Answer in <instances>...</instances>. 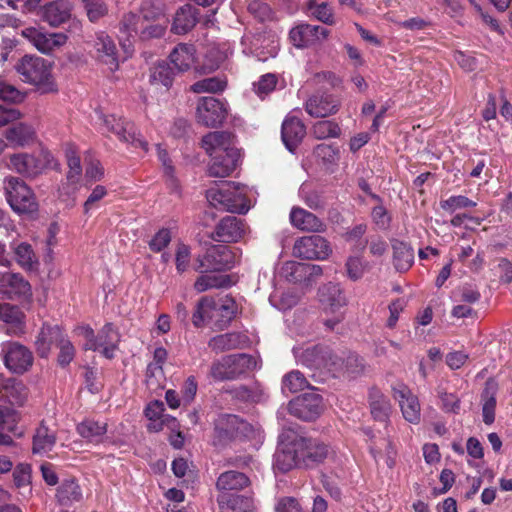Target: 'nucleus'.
Instances as JSON below:
<instances>
[{
	"instance_id": "1",
	"label": "nucleus",
	"mask_w": 512,
	"mask_h": 512,
	"mask_svg": "<svg viewBox=\"0 0 512 512\" xmlns=\"http://www.w3.org/2000/svg\"><path fill=\"white\" fill-rule=\"evenodd\" d=\"M202 147L212 158L208 167L211 177L224 178L237 167L240 151L234 146V137L226 131H214L202 138Z\"/></svg>"
},
{
	"instance_id": "2",
	"label": "nucleus",
	"mask_w": 512,
	"mask_h": 512,
	"mask_svg": "<svg viewBox=\"0 0 512 512\" xmlns=\"http://www.w3.org/2000/svg\"><path fill=\"white\" fill-rule=\"evenodd\" d=\"M235 300L228 295L223 297H202L192 316L195 327H202L205 322L212 324L216 330H224L237 313Z\"/></svg>"
},
{
	"instance_id": "3",
	"label": "nucleus",
	"mask_w": 512,
	"mask_h": 512,
	"mask_svg": "<svg viewBox=\"0 0 512 512\" xmlns=\"http://www.w3.org/2000/svg\"><path fill=\"white\" fill-rule=\"evenodd\" d=\"M22 80L36 86L42 93L57 91V86L52 75V65L46 59L25 55L15 66Z\"/></svg>"
},
{
	"instance_id": "4",
	"label": "nucleus",
	"mask_w": 512,
	"mask_h": 512,
	"mask_svg": "<svg viewBox=\"0 0 512 512\" xmlns=\"http://www.w3.org/2000/svg\"><path fill=\"white\" fill-rule=\"evenodd\" d=\"M76 331L86 341L83 346L85 350L99 351L107 359L114 358L120 342V334L112 323L105 324L97 335L88 325L79 326Z\"/></svg>"
},
{
	"instance_id": "5",
	"label": "nucleus",
	"mask_w": 512,
	"mask_h": 512,
	"mask_svg": "<svg viewBox=\"0 0 512 512\" xmlns=\"http://www.w3.org/2000/svg\"><path fill=\"white\" fill-rule=\"evenodd\" d=\"M279 439V447L274 455V468L281 472H288L295 467L303 466L304 437L288 431L283 432Z\"/></svg>"
},
{
	"instance_id": "6",
	"label": "nucleus",
	"mask_w": 512,
	"mask_h": 512,
	"mask_svg": "<svg viewBox=\"0 0 512 512\" xmlns=\"http://www.w3.org/2000/svg\"><path fill=\"white\" fill-rule=\"evenodd\" d=\"M206 197L210 205L218 210L246 213L249 209L245 195L232 182H225L219 187L210 188L207 190Z\"/></svg>"
},
{
	"instance_id": "7",
	"label": "nucleus",
	"mask_w": 512,
	"mask_h": 512,
	"mask_svg": "<svg viewBox=\"0 0 512 512\" xmlns=\"http://www.w3.org/2000/svg\"><path fill=\"white\" fill-rule=\"evenodd\" d=\"M57 169L59 164L47 150H41L37 155L18 153L10 156L8 168L27 177L34 178L46 168Z\"/></svg>"
},
{
	"instance_id": "8",
	"label": "nucleus",
	"mask_w": 512,
	"mask_h": 512,
	"mask_svg": "<svg viewBox=\"0 0 512 512\" xmlns=\"http://www.w3.org/2000/svg\"><path fill=\"white\" fill-rule=\"evenodd\" d=\"M4 190L7 201L12 210L18 214H32L37 211L36 202L32 190L16 177H9L4 182Z\"/></svg>"
},
{
	"instance_id": "9",
	"label": "nucleus",
	"mask_w": 512,
	"mask_h": 512,
	"mask_svg": "<svg viewBox=\"0 0 512 512\" xmlns=\"http://www.w3.org/2000/svg\"><path fill=\"white\" fill-rule=\"evenodd\" d=\"M254 360L247 354H233L214 361L210 376L216 381L234 380L248 371Z\"/></svg>"
},
{
	"instance_id": "10",
	"label": "nucleus",
	"mask_w": 512,
	"mask_h": 512,
	"mask_svg": "<svg viewBox=\"0 0 512 512\" xmlns=\"http://www.w3.org/2000/svg\"><path fill=\"white\" fill-rule=\"evenodd\" d=\"M100 119L103 130L115 134L120 141L130 143L135 148H141L144 152L148 151L147 141L137 133L133 123L114 114L101 115Z\"/></svg>"
},
{
	"instance_id": "11",
	"label": "nucleus",
	"mask_w": 512,
	"mask_h": 512,
	"mask_svg": "<svg viewBox=\"0 0 512 512\" xmlns=\"http://www.w3.org/2000/svg\"><path fill=\"white\" fill-rule=\"evenodd\" d=\"M250 425L236 415H220L215 421L213 444L225 446L232 440L246 436Z\"/></svg>"
},
{
	"instance_id": "12",
	"label": "nucleus",
	"mask_w": 512,
	"mask_h": 512,
	"mask_svg": "<svg viewBox=\"0 0 512 512\" xmlns=\"http://www.w3.org/2000/svg\"><path fill=\"white\" fill-rule=\"evenodd\" d=\"M196 261L195 270L200 273L222 271L232 267L233 255L227 246L213 245Z\"/></svg>"
},
{
	"instance_id": "13",
	"label": "nucleus",
	"mask_w": 512,
	"mask_h": 512,
	"mask_svg": "<svg viewBox=\"0 0 512 512\" xmlns=\"http://www.w3.org/2000/svg\"><path fill=\"white\" fill-rule=\"evenodd\" d=\"M288 411L301 420H315L323 411L322 396L315 391L300 395L289 402Z\"/></svg>"
},
{
	"instance_id": "14",
	"label": "nucleus",
	"mask_w": 512,
	"mask_h": 512,
	"mask_svg": "<svg viewBox=\"0 0 512 512\" xmlns=\"http://www.w3.org/2000/svg\"><path fill=\"white\" fill-rule=\"evenodd\" d=\"M319 300L326 313L335 314L332 319H326L325 325L333 329L343 319L340 309L346 305V300L337 284L329 283L319 290Z\"/></svg>"
},
{
	"instance_id": "15",
	"label": "nucleus",
	"mask_w": 512,
	"mask_h": 512,
	"mask_svg": "<svg viewBox=\"0 0 512 512\" xmlns=\"http://www.w3.org/2000/svg\"><path fill=\"white\" fill-rule=\"evenodd\" d=\"M227 105L214 97H202L197 103V119L207 127L220 125L227 116Z\"/></svg>"
},
{
	"instance_id": "16",
	"label": "nucleus",
	"mask_w": 512,
	"mask_h": 512,
	"mask_svg": "<svg viewBox=\"0 0 512 512\" xmlns=\"http://www.w3.org/2000/svg\"><path fill=\"white\" fill-rule=\"evenodd\" d=\"M330 252L329 243L320 235L301 237L293 247L294 255L302 259H325Z\"/></svg>"
},
{
	"instance_id": "17",
	"label": "nucleus",
	"mask_w": 512,
	"mask_h": 512,
	"mask_svg": "<svg viewBox=\"0 0 512 512\" xmlns=\"http://www.w3.org/2000/svg\"><path fill=\"white\" fill-rule=\"evenodd\" d=\"M3 351L5 366L15 374L27 372L33 364L32 352L24 345L17 342L7 343Z\"/></svg>"
},
{
	"instance_id": "18",
	"label": "nucleus",
	"mask_w": 512,
	"mask_h": 512,
	"mask_svg": "<svg viewBox=\"0 0 512 512\" xmlns=\"http://www.w3.org/2000/svg\"><path fill=\"white\" fill-rule=\"evenodd\" d=\"M21 34L38 51L44 54L51 53L67 42V36L64 33H45L35 27L23 29Z\"/></svg>"
},
{
	"instance_id": "19",
	"label": "nucleus",
	"mask_w": 512,
	"mask_h": 512,
	"mask_svg": "<svg viewBox=\"0 0 512 512\" xmlns=\"http://www.w3.org/2000/svg\"><path fill=\"white\" fill-rule=\"evenodd\" d=\"M329 34L330 31L322 26L305 23L292 28L289 38L295 47L304 48L322 43Z\"/></svg>"
},
{
	"instance_id": "20",
	"label": "nucleus",
	"mask_w": 512,
	"mask_h": 512,
	"mask_svg": "<svg viewBox=\"0 0 512 512\" xmlns=\"http://www.w3.org/2000/svg\"><path fill=\"white\" fill-rule=\"evenodd\" d=\"M393 397L398 401L404 419L411 424H418L421 419V407L418 397L411 389L404 384H398L393 387Z\"/></svg>"
},
{
	"instance_id": "21",
	"label": "nucleus",
	"mask_w": 512,
	"mask_h": 512,
	"mask_svg": "<svg viewBox=\"0 0 512 512\" xmlns=\"http://www.w3.org/2000/svg\"><path fill=\"white\" fill-rule=\"evenodd\" d=\"M341 106L339 98L326 92H316L305 102L306 112L316 118H324L338 112Z\"/></svg>"
},
{
	"instance_id": "22",
	"label": "nucleus",
	"mask_w": 512,
	"mask_h": 512,
	"mask_svg": "<svg viewBox=\"0 0 512 512\" xmlns=\"http://www.w3.org/2000/svg\"><path fill=\"white\" fill-rule=\"evenodd\" d=\"M93 56L97 61L106 65L110 71H115L119 67L116 44L105 32L96 34L93 42Z\"/></svg>"
},
{
	"instance_id": "23",
	"label": "nucleus",
	"mask_w": 512,
	"mask_h": 512,
	"mask_svg": "<svg viewBox=\"0 0 512 512\" xmlns=\"http://www.w3.org/2000/svg\"><path fill=\"white\" fill-rule=\"evenodd\" d=\"M245 222L236 216L224 217L216 226L213 239L218 242H237L246 233Z\"/></svg>"
},
{
	"instance_id": "24",
	"label": "nucleus",
	"mask_w": 512,
	"mask_h": 512,
	"mask_svg": "<svg viewBox=\"0 0 512 512\" xmlns=\"http://www.w3.org/2000/svg\"><path fill=\"white\" fill-rule=\"evenodd\" d=\"M0 293L9 298H26L31 296V286L20 274L6 272L0 274Z\"/></svg>"
},
{
	"instance_id": "25",
	"label": "nucleus",
	"mask_w": 512,
	"mask_h": 512,
	"mask_svg": "<svg viewBox=\"0 0 512 512\" xmlns=\"http://www.w3.org/2000/svg\"><path fill=\"white\" fill-rule=\"evenodd\" d=\"M306 134V127L296 116L289 114L282 124V140L289 151H294Z\"/></svg>"
},
{
	"instance_id": "26",
	"label": "nucleus",
	"mask_w": 512,
	"mask_h": 512,
	"mask_svg": "<svg viewBox=\"0 0 512 512\" xmlns=\"http://www.w3.org/2000/svg\"><path fill=\"white\" fill-rule=\"evenodd\" d=\"M28 396V389L22 381L6 378L0 374V399L12 405H22Z\"/></svg>"
},
{
	"instance_id": "27",
	"label": "nucleus",
	"mask_w": 512,
	"mask_h": 512,
	"mask_svg": "<svg viewBox=\"0 0 512 512\" xmlns=\"http://www.w3.org/2000/svg\"><path fill=\"white\" fill-rule=\"evenodd\" d=\"M72 5L69 0H56L43 7L42 17L52 27H58L71 17Z\"/></svg>"
},
{
	"instance_id": "28",
	"label": "nucleus",
	"mask_w": 512,
	"mask_h": 512,
	"mask_svg": "<svg viewBox=\"0 0 512 512\" xmlns=\"http://www.w3.org/2000/svg\"><path fill=\"white\" fill-rule=\"evenodd\" d=\"M196 50L193 45L180 43L170 53L169 60L176 73L188 71L195 63Z\"/></svg>"
},
{
	"instance_id": "29",
	"label": "nucleus",
	"mask_w": 512,
	"mask_h": 512,
	"mask_svg": "<svg viewBox=\"0 0 512 512\" xmlns=\"http://www.w3.org/2000/svg\"><path fill=\"white\" fill-rule=\"evenodd\" d=\"M290 222L294 227L303 231L322 232L325 227L316 215L300 207L292 208Z\"/></svg>"
},
{
	"instance_id": "30",
	"label": "nucleus",
	"mask_w": 512,
	"mask_h": 512,
	"mask_svg": "<svg viewBox=\"0 0 512 512\" xmlns=\"http://www.w3.org/2000/svg\"><path fill=\"white\" fill-rule=\"evenodd\" d=\"M198 21V9L190 4L180 7L174 16L171 31L175 34H186Z\"/></svg>"
},
{
	"instance_id": "31",
	"label": "nucleus",
	"mask_w": 512,
	"mask_h": 512,
	"mask_svg": "<svg viewBox=\"0 0 512 512\" xmlns=\"http://www.w3.org/2000/svg\"><path fill=\"white\" fill-rule=\"evenodd\" d=\"M369 406L374 420L384 423L389 421L392 406L390 400L379 389H370Z\"/></svg>"
},
{
	"instance_id": "32",
	"label": "nucleus",
	"mask_w": 512,
	"mask_h": 512,
	"mask_svg": "<svg viewBox=\"0 0 512 512\" xmlns=\"http://www.w3.org/2000/svg\"><path fill=\"white\" fill-rule=\"evenodd\" d=\"M303 445V466L309 467L323 462L329 455V447L319 440L305 438Z\"/></svg>"
},
{
	"instance_id": "33",
	"label": "nucleus",
	"mask_w": 512,
	"mask_h": 512,
	"mask_svg": "<svg viewBox=\"0 0 512 512\" xmlns=\"http://www.w3.org/2000/svg\"><path fill=\"white\" fill-rule=\"evenodd\" d=\"M217 502L221 512H251L254 508L251 498L226 492L218 496Z\"/></svg>"
},
{
	"instance_id": "34",
	"label": "nucleus",
	"mask_w": 512,
	"mask_h": 512,
	"mask_svg": "<svg viewBox=\"0 0 512 512\" xmlns=\"http://www.w3.org/2000/svg\"><path fill=\"white\" fill-rule=\"evenodd\" d=\"M56 440V431L41 423L33 436L32 452L40 455L46 454L53 449Z\"/></svg>"
},
{
	"instance_id": "35",
	"label": "nucleus",
	"mask_w": 512,
	"mask_h": 512,
	"mask_svg": "<svg viewBox=\"0 0 512 512\" xmlns=\"http://www.w3.org/2000/svg\"><path fill=\"white\" fill-rule=\"evenodd\" d=\"M77 432L81 437L93 444L104 442L107 433V424L91 419L82 421L77 425Z\"/></svg>"
},
{
	"instance_id": "36",
	"label": "nucleus",
	"mask_w": 512,
	"mask_h": 512,
	"mask_svg": "<svg viewBox=\"0 0 512 512\" xmlns=\"http://www.w3.org/2000/svg\"><path fill=\"white\" fill-rule=\"evenodd\" d=\"M36 134L32 126L17 123L5 131V138L14 146H26L35 140Z\"/></svg>"
},
{
	"instance_id": "37",
	"label": "nucleus",
	"mask_w": 512,
	"mask_h": 512,
	"mask_svg": "<svg viewBox=\"0 0 512 512\" xmlns=\"http://www.w3.org/2000/svg\"><path fill=\"white\" fill-rule=\"evenodd\" d=\"M142 21L140 15L132 12L125 14L119 26L120 40L130 41L137 36L140 38V32L144 24Z\"/></svg>"
},
{
	"instance_id": "38",
	"label": "nucleus",
	"mask_w": 512,
	"mask_h": 512,
	"mask_svg": "<svg viewBox=\"0 0 512 512\" xmlns=\"http://www.w3.org/2000/svg\"><path fill=\"white\" fill-rule=\"evenodd\" d=\"M394 265L398 271H407L413 264V249L403 241L395 240L392 243Z\"/></svg>"
},
{
	"instance_id": "39",
	"label": "nucleus",
	"mask_w": 512,
	"mask_h": 512,
	"mask_svg": "<svg viewBox=\"0 0 512 512\" xmlns=\"http://www.w3.org/2000/svg\"><path fill=\"white\" fill-rule=\"evenodd\" d=\"M249 485V478L238 471H227L222 473L217 480L216 486L221 491L241 490Z\"/></svg>"
},
{
	"instance_id": "40",
	"label": "nucleus",
	"mask_w": 512,
	"mask_h": 512,
	"mask_svg": "<svg viewBox=\"0 0 512 512\" xmlns=\"http://www.w3.org/2000/svg\"><path fill=\"white\" fill-rule=\"evenodd\" d=\"M176 74L175 70L168 63L164 61L158 62L150 69V83L162 85L168 89L172 85Z\"/></svg>"
},
{
	"instance_id": "41",
	"label": "nucleus",
	"mask_w": 512,
	"mask_h": 512,
	"mask_svg": "<svg viewBox=\"0 0 512 512\" xmlns=\"http://www.w3.org/2000/svg\"><path fill=\"white\" fill-rule=\"evenodd\" d=\"M140 17L144 23L168 19L165 13V6L160 0H145L140 7Z\"/></svg>"
},
{
	"instance_id": "42",
	"label": "nucleus",
	"mask_w": 512,
	"mask_h": 512,
	"mask_svg": "<svg viewBox=\"0 0 512 512\" xmlns=\"http://www.w3.org/2000/svg\"><path fill=\"white\" fill-rule=\"evenodd\" d=\"M60 335L58 326L44 325L36 340V349L41 357H46L54 340Z\"/></svg>"
},
{
	"instance_id": "43",
	"label": "nucleus",
	"mask_w": 512,
	"mask_h": 512,
	"mask_svg": "<svg viewBox=\"0 0 512 512\" xmlns=\"http://www.w3.org/2000/svg\"><path fill=\"white\" fill-rule=\"evenodd\" d=\"M24 315L16 306L8 303L0 304V319L12 325L14 334L23 332Z\"/></svg>"
},
{
	"instance_id": "44",
	"label": "nucleus",
	"mask_w": 512,
	"mask_h": 512,
	"mask_svg": "<svg viewBox=\"0 0 512 512\" xmlns=\"http://www.w3.org/2000/svg\"><path fill=\"white\" fill-rule=\"evenodd\" d=\"M56 497L61 504L67 505L80 501L82 492L79 485L73 479H68L63 481L58 487Z\"/></svg>"
},
{
	"instance_id": "45",
	"label": "nucleus",
	"mask_w": 512,
	"mask_h": 512,
	"mask_svg": "<svg viewBox=\"0 0 512 512\" xmlns=\"http://www.w3.org/2000/svg\"><path fill=\"white\" fill-rule=\"evenodd\" d=\"M495 390L490 387L489 383L482 393V416L486 425H491L495 420L496 396Z\"/></svg>"
},
{
	"instance_id": "46",
	"label": "nucleus",
	"mask_w": 512,
	"mask_h": 512,
	"mask_svg": "<svg viewBox=\"0 0 512 512\" xmlns=\"http://www.w3.org/2000/svg\"><path fill=\"white\" fill-rule=\"evenodd\" d=\"M228 285L229 279L227 276L203 274L196 279L194 289L202 293L209 289L227 287Z\"/></svg>"
},
{
	"instance_id": "47",
	"label": "nucleus",
	"mask_w": 512,
	"mask_h": 512,
	"mask_svg": "<svg viewBox=\"0 0 512 512\" xmlns=\"http://www.w3.org/2000/svg\"><path fill=\"white\" fill-rule=\"evenodd\" d=\"M305 269L306 263L287 261L283 263L280 274L290 282L301 283L306 281Z\"/></svg>"
},
{
	"instance_id": "48",
	"label": "nucleus",
	"mask_w": 512,
	"mask_h": 512,
	"mask_svg": "<svg viewBox=\"0 0 512 512\" xmlns=\"http://www.w3.org/2000/svg\"><path fill=\"white\" fill-rule=\"evenodd\" d=\"M308 385L305 376L298 370H292L285 374L282 379L283 393H297Z\"/></svg>"
},
{
	"instance_id": "49",
	"label": "nucleus",
	"mask_w": 512,
	"mask_h": 512,
	"mask_svg": "<svg viewBox=\"0 0 512 512\" xmlns=\"http://www.w3.org/2000/svg\"><path fill=\"white\" fill-rule=\"evenodd\" d=\"M307 7L317 20L327 25L335 23L333 10L326 2L317 3L316 0H308Z\"/></svg>"
},
{
	"instance_id": "50",
	"label": "nucleus",
	"mask_w": 512,
	"mask_h": 512,
	"mask_svg": "<svg viewBox=\"0 0 512 512\" xmlns=\"http://www.w3.org/2000/svg\"><path fill=\"white\" fill-rule=\"evenodd\" d=\"M226 85V80L219 77H210L195 82L191 86V90L195 93H217L222 92Z\"/></svg>"
},
{
	"instance_id": "51",
	"label": "nucleus",
	"mask_w": 512,
	"mask_h": 512,
	"mask_svg": "<svg viewBox=\"0 0 512 512\" xmlns=\"http://www.w3.org/2000/svg\"><path fill=\"white\" fill-rule=\"evenodd\" d=\"M312 133L317 139L336 138L339 137L341 129L334 121L322 120L313 125Z\"/></svg>"
},
{
	"instance_id": "52",
	"label": "nucleus",
	"mask_w": 512,
	"mask_h": 512,
	"mask_svg": "<svg viewBox=\"0 0 512 512\" xmlns=\"http://www.w3.org/2000/svg\"><path fill=\"white\" fill-rule=\"evenodd\" d=\"M239 335L236 333H226L217 335L210 339L208 346L215 352H223L237 347Z\"/></svg>"
},
{
	"instance_id": "53",
	"label": "nucleus",
	"mask_w": 512,
	"mask_h": 512,
	"mask_svg": "<svg viewBox=\"0 0 512 512\" xmlns=\"http://www.w3.org/2000/svg\"><path fill=\"white\" fill-rule=\"evenodd\" d=\"M168 23V19H163L162 21L157 22L144 23L140 32V39L149 40L162 37L167 30Z\"/></svg>"
},
{
	"instance_id": "54",
	"label": "nucleus",
	"mask_w": 512,
	"mask_h": 512,
	"mask_svg": "<svg viewBox=\"0 0 512 512\" xmlns=\"http://www.w3.org/2000/svg\"><path fill=\"white\" fill-rule=\"evenodd\" d=\"M476 205V202L463 195L451 196L448 199L442 200L440 202L441 208L450 213H453L459 209L475 207Z\"/></svg>"
},
{
	"instance_id": "55",
	"label": "nucleus",
	"mask_w": 512,
	"mask_h": 512,
	"mask_svg": "<svg viewBox=\"0 0 512 512\" xmlns=\"http://www.w3.org/2000/svg\"><path fill=\"white\" fill-rule=\"evenodd\" d=\"M17 262L25 269H32L37 263L35 254L31 246L27 243H21L15 248Z\"/></svg>"
},
{
	"instance_id": "56",
	"label": "nucleus",
	"mask_w": 512,
	"mask_h": 512,
	"mask_svg": "<svg viewBox=\"0 0 512 512\" xmlns=\"http://www.w3.org/2000/svg\"><path fill=\"white\" fill-rule=\"evenodd\" d=\"M90 21L96 22L106 15L108 9L102 0H82Z\"/></svg>"
},
{
	"instance_id": "57",
	"label": "nucleus",
	"mask_w": 512,
	"mask_h": 512,
	"mask_svg": "<svg viewBox=\"0 0 512 512\" xmlns=\"http://www.w3.org/2000/svg\"><path fill=\"white\" fill-rule=\"evenodd\" d=\"M277 77L275 74L267 73L260 77L259 81L254 83V90L260 97H264L275 89Z\"/></svg>"
},
{
	"instance_id": "58",
	"label": "nucleus",
	"mask_w": 512,
	"mask_h": 512,
	"mask_svg": "<svg viewBox=\"0 0 512 512\" xmlns=\"http://www.w3.org/2000/svg\"><path fill=\"white\" fill-rule=\"evenodd\" d=\"M31 478V469L27 464L17 465L13 472V480L14 484L18 488H27L29 491L31 490L30 485Z\"/></svg>"
},
{
	"instance_id": "59",
	"label": "nucleus",
	"mask_w": 512,
	"mask_h": 512,
	"mask_svg": "<svg viewBox=\"0 0 512 512\" xmlns=\"http://www.w3.org/2000/svg\"><path fill=\"white\" fill-rule=\"evenodd\" d=\"M81 177L82 169H68L66 180L61 184L60 191L66 195L74 193Z\"/></svg>"
},
{
	"instance_id": "60",
	"label": "nucleus",
	"mask_w": 512,
	"mask_h": 512,
	"mask_svg": "<svg viewBox=\"0 0 512 512\" xmlns=\"http://www.w3.org/2000/svg\"><path fill=\"white\" fill-rule=\"evenodd\" d=\"M0 98L4 101L19 103L25 98V94L0 79Z\"/></svg>"
},
{
	"instance_id": "61",
	"label": "nucleus",
	"mask_w": 512,
	"mask_h": 512,
	"mask_svg": "<svg viewBox=\"0 0 512 512\" xmlns=\"http://www.w3.org/2000/svg\"><path fill=\"white\" fill-rule=\"evenodd\" d=\"M366 269L365 263L360 257H349L346 262V270L348 277L353 280H359Z\"/></svg>"
},
{
	"instance_id": "62",
	"label": "nucleus",
	"mask_w": 512,
	"mask_h": 512,
	"mask_svg": "<svg viewBox=\"0 0 512 512\" xmlns=\"http://www.w3.org/2000/svg\"><path fill=\"white\" fill-rule=\"evenodd\" d=\"M107 195V189L102 185H97L84 203V213L88 214L91 210L99 207V202Z\"/></svg>"
},
{
	"instance_id": "63",
	"label": "nucleus",
	"mask_w": 512,
	"mask_h": 512,
	"mask_svg": "<svg viewBox=\"0 0 512 512\" xmlns=\"http://www.w3.org/2000/svg\"><path fill=\"white\" fill-rule=\"evenodd\" d=\"M190 258V248L183 243L178 244L175 254V262L176 269L179 273H183L187 270L190 263Z\"/></svg>"
},
{
	"instance_id": "64",
	"label": "nucleus",
	"mask_w": 512,
	"mask_h": 512,
	"mask_svg": "<svg viewBox=\"0 0 512 512\" xmlns=\"http://www.w3.org/2000/svg\"><path fill=\"white\" fill-rule=\"evenodd\" d=\"M171 241L168 229H160L149 242V247L154 252L162 251Z\"/></svg>"
}]
</instances>
